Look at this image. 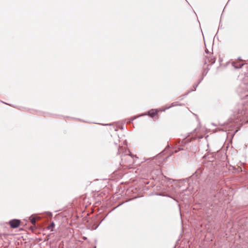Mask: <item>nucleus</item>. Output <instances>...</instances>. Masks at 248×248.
<instances>
[{"label": "nucleus", "instance_id": "1", "mask_svg": "<svg viewBox=\"0 0 248 248\" xmlns=\"http://www.w3.org/2000/svg\"><path fill=\"white\" fill-rule=\"evenodd\" d=\"M20 223V221L18 219H12L9 221V224L11 227L13 228H17Z\"/></svg>", "mask_w": 248, "mask_h": 248}, {"label": "nucleus", "instance_id": "2", "mask_svg": "<svg viewBox=\"0 0 248 248\" xmlns=\"http://www.w3.org/2000/svg\"><path fill=\"white\" fill-rule=\"evenodd\" d=\"M157 113V111L155 109H151L148 112L149 115L153 117Z\"/></svg>", "mask_w": 248, "mask_h": 248}, {"label": "nucleus", "instance_id": "3", "mask_svg": "<svg viewBox=\"0 0 248 248\" xmlns=\"http://www.w3.org/2000/svg\"><path fill=\"white\" fill-rule=\"evenodd\" d=\"M54 226H55V224H54V223L53 222H52L51 223L50 225V226H49L47 227V228H48V229H50V228H51V231H53V228L54 227Z\"/></svg>", "mask_w": 248, "mask_h": 248}, {"label": "nucleus", "instance_id": "4", "mask_svg": "<svg viewBox=\"0 0 248 248\" xmlns=\"http://www.w3.org/2000/svg\"><path fill=\"white\" fill-rule=\"evenodd\" d=\"M36 221V219L34 217H32L31 218V222L32 224H35Z\"/></svg>", "mask_w": 248, "mask_h": 248}, {"label": "nucleus", "instance_id": "5", "mask_svg": "<svg viewBox=\"0 0 248 248\" xmlns=\"http://www.w3.org/2000/svg\"><path fill=\"white\" fill-rule=\"evenodd\" d=\"M49 214V215L50 216H52V214L51 212H48V213Z\"/></svg>", "mask_w": 248, "mask_h": 248}]
</instances>
